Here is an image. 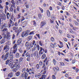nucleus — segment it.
Instances as JSON below:
<instances>
[{
  "label": "nucleus",
  "mask_w": 79,
  "mask_h": 79,
  "mask_svg": "<svg viewBox=\"0 0 79 79\" xmlns=\"http://www.w3.org/2000/svg\"><path fill=\"white\" fill-rule=\"evenodd\" d=\"M27 72V73H30L32 72V69H29L28 68H25L23 69L22 70V72L23 73H25L26 72Z\"/></svg>",
  "instance_id": "nucleus-1"
},
{
  "label": "nucleus",
  "mask_w": 79,
  "mask_h": 79,
  "mask_svg": "<svg viewBox=\"0 0 79 79\" xmlns=\"http://www.w3.org/2000/svg\"><path fill=\"white\" fill-rule=\"evenodd\" d=\"M9 56V52H7L6 54L5 55L4 54L2 55L1 56V58L2 59H3L4 61H6L8 59Z\"/></svg>",
  "instance_id": "nucleus-2"
},
{
  "label": "nucleus",
  "mask_w": 79,
  "mask_h": 79,
  "mask_svg": "<svg viewBox=\"0 0 79 79\" xmlns=\"http://www.w3.org/2000/svg\"><path fill=\"white\" fill-rule=\"evenodd\" d=\"M30 32V31L29 30H27L25 32H23L21 35V36L22 37H26L29 35V34Z\"/></svg>",
  "instance_id": "nucleus-3"
},
{
  "label": "nucleus",
  "mask_w": 79,
  "mask_h": 79,
  "mask_svg": "<svg viewBox=\"0 0 79 79\" xmlns=\"http://www.w3.org/2000/svg\"><path fill=\"white\" fill-rule=\"evenodd\" d=\"M5 19H6V16L4 14H2V15L1 14L0 15V26L1 24V21L5 20Z\"/></svg>",
  "instance_id": "nucleus-4"
},
{
  "label": "nucleus",
  "mask_w": 79,
  "mask_h": 79,
  "mask_svg": "<svg viewBox=\"0 0 79 79\" xmlns=\"http://www.w3.org/2000/svg\"><path fill=\"white\" fill-rule=\"evenodd\" d=\"M13 48H14V50L12 52L14 53V54H15L16 52V51H17V44H15Z\"/></svg>",
  "instance_id": "nucleus-5"
},
{
  "label": "nucleus",
  "mask_w": 79,
  "mask_h": 79,
  "mask_svg": "<svg viewBox=\"0 0 79 79\" xmlns=\"http://www.w3.org/2000/svg\"><path fill=\"white\" fill-rule=\"evenodd\" d=\"M42 50H43V48H40V50L39 51V56H42V55L44 53V52L42 51Z\"/></svg>",
  "instance_id": "nucleus-6"
},
{
  "label": "nucleus",
  "mask_w": 79,
  "mask_h": 79,
  "mask_svg": "<svg viewBox=\"0 0 79 79\" xmlns=\"http://www.w3.org/2000/svg\"><path fill=\"white\" fill-rule=\"evenodd\" d=\"M3 50H5V52H7L8 50H9V47L7 45H6L4 47Z\"/></svg>",
  "instance_id": "nucleus-7"
},
{
  "label": "nucleus",
  "mask_w": 79,
  "mask_h": 79,
  "mask_svg": "<svg viewBox=\"0 0 79 79\" xmlns=\"http://www.w3.org/2000/svg\"><path fill=\"white\" fill-rule=\"evenodd\" d=\"M27 24V21H25L22 24V26L23 27H25Z\"/></svg>",
  "instance_id": "nucleus-8"
},
{
  "label": "nucleus",
  "mask_w": 79,
  "mask_h": 79,
  "mask_svg": "<svg viewBox=\"0 0 79 79\" xmlns=\"http://www.w3.org/2000/svg\"><path fill=\"white\" fill-rule=\"evenodd\" d=\"M53 69H54V71L56 73L57 71H59L60 69H59V68L58 67H56V68L55 67L53 68Z\"/></svg>",
  "instance_id": "nucleus-9"
},
{
  "label": "nucleus",
  "mask_w": 79,
  "mask_h": 79,
  "mask_svg": "<svg viewBox=\"0 0 79 79\" xmlns=\"http://www.w3.org/2000/svg\"><path fill=\"white\" fill-rule=\"evenodd\" d=\"M45 24H46V23L44 22H41L40 24V27H43V26H45Z\"/></svg>",
  "instance_id": "nucleus-10"
},
{
  "label": "nucleus",
  "mask_w": 79,
  "mask_h": 79,
  "mask_svg": "<svg viewBox=\"0 0 79 79\" xmlns=\"http://www.w3.org/2000/svg\"><path fill=\"white\" fill-rule=\"evenodd\" d=\"M6 16L7 17V19H9L10 18H11V14L9 13L8 12L6 13Z\"/></svg>",
  "instance_id": "nucleus-11"
},
{
  "label": "nucleus",
  "mask_w": 79,
  "mask_h": 79,
  "mask_svg": "<svg viewBox=\"0 0 79 79\" xmlns=\"http://www.w3.org/2000/svg\"><path fill=\"white\" fill-rule=\"evenodd\" d=\"M13 63H12V62H11V61H10V62H9V63L8 64V65L9 66H10V68H11V69H13Z\"/></svg>",
  "instance_id": "nucleus-12"
},
{
  "label": "nucleus",
  "mask_w": 79,
  "mask_h": 79,
  "mask_svg": "<svg viewBox=\"0 0 79 79\" xmlns=\"http://www.w3.org/2000/svg\"><path fill=\"white\" fill-rule=\"evenodd\" d=\"M34 55L35 56H38V55H39V52L37 51H35L34 52Z\"/></svg>",
  "instance_id": "nucleus-13"
},
{
  "label": "nucleus",
  "mask_w": 79,
  "mask_h": 79,
  "mask_svg": "<svg viewBox=\"0 0 79 79\" xmlns=\"http://www.w3.org/2000/svg\"><path fill=\"white\" fill-rule=\"evenodd\" d=\"M37 47L38 50L39 51V50H40L39 45H37V44H35L34 46V48H37Z\"/></svg>",
  "instance_id": "nucleus-14"
},
{
  "label": "nucleus",
  "mask_w": 79,
  "mask_h": 79,
  "mask_svg": "<svg viewBox=\"0 0 79 79\" xmlns=\"http://www.w3.org/2000/svg\"><path fill=\"white\" fill-rule=\"evenodd\" d=\"M15 5H11V6L10 8V10H13L15 9Z\"/></svg>",
  "instance_id": "nucleus-15"
},
{
  "label": "nucleus",
  "mask_w": 79,
  "mask_h": 79,
  "mask_svg": "<svg viewBox=\"0 0 79 79\" xmlns=\"http://www.w3.org/2000/svg\"><path fill=\"white\" fill-rule=\"evenodd\" d=\"M33 46H34L33 43H30L29 45H28V47H29V49H30V48H32V47H33Z\"/></svg>",
  "instance_id": "nucleus-16"
},
{
  "label": "nucleus",
  "mask_w": 79,
  "mask_h": 79,
  "mask_svg": "<svg viewBox=\"0 0 79 79\" xmlns=\"http://www.w3.org/2000/svg\"><path fill=\"white\" fill-rule=\"evenodd\" d=\"M22 42V40L20 39H19L17 41V44L18 45H19Z\"/></svg>",
  "instance_id": "nucleus-17"
},
{
  "label": "nucleus",
  "mask_w": 79,
  "mask_h": 79,
  "mask_svg": "<svg viewBox=\"0 0 79 79\" xmlns=\"http://www.w3.org/2000/svg\"><path fill=\"white\" fill-rule=\"evenodd\" d=\"M69 32H71V33H72V34H75V31H73L72 29H71V28H70L69 29Z\"/></svg>",
  "instance_id": "nucleus-18"
},
{
  "label": "nucleus",
  "mask_w": 79,
  "mask_h": 79,
  "mask_svg": "<svg viewBox=\"0 0 79 79\" xmlns=\"http://www.w3.org/2000/svg\"><path fill=\"white\" fill-rule=\"evenodd\" d=\"M19 68H20V65L19 64H17L16 67L15 69L16 70H18L19 69Z\"/></svg>",
  "instance_id": "nucleus-19"
},
{
  "label": "nucleus",
  "mask_w": 79,
  "mask_h": 79,
  "mask_svg": "<svg viewBox=\"0 0 79 79\" xmlns=\"http://www.w3.org/2000/svg\"><path fill=\"white\" fill-rule=\"evenodd\" d=\"M47 15H48V17H50V11H49V10H47Z\"/></svg>",
  "instance_id": "nucleus-20"
},
{
  "label": "nucleus",
  "mask_w": 79,
  "mask_h": 79,
  "mask_svg": "<svg viewBox=\"0 0 79 79\" xmlns=\"http://www.w3.org/2000/svg\"><path fill=\"white\" fill-rule=\"evenodd\" d=\"M8 77H13V74L11 73H10L9 74H8Z\"/></svg>",
  "instance_id": "nucleus-21"
},
{
  "label": "nucleus",
  "mask_w": 79,
  "mask_h": 79,
  "mask_svg": "<svg viewBox=\"0 0 79 79\" xmlns=\"http://www.w3.org/2000/svg\"><path fill=\"white\" fill-rule=\"evenodd\" d=\"M17 65L18 64H17V63H14L13 64V65H12L13 68H15V67H16Z\"/></svg>",
  "instance_id": "nucleus-22"
},
{
  "label": "nucleus",
  "mask_w": 79,
  "mask_h": 79,
  "mask_svg": "<svg viewBox=\"0 0 79 79\" xmlns=\"http://www.w3.org/2000/svg\"><path fill=\"white\" fill-rule=\"evenodd\" d=\"M45 57H46V55L45 54H44L42 55L41 58H42V59H45Z\"/></svg>",
  "instance_id": "nucleus-23"
},
{
  "label": "nucleus",
  "mask_w": 79,
  "mask_h": 79,
  "mask_svg": "<svg viewBox=\"0 0 79 79\" xmlns=\"http://www.w3.org/2000/svg\"><path fill=\"white\" fill-rule=\"evenodd\" d=\"M15 75L16 76H19L20 75V72L18 71L17 72L15 73Z\"/></svg>",
  "instance_id": "nucleus-24"
},
{
  "label": "nucleus",
  "mask_w": 79,
  "mask_h": 79,
  "mask_svg": "<svg viewBox=\"0 0 79 79\" xmlns=\"http://www.w3.org/2000/svg\"><path fill=\"white\" fill-rule=\"evenodd\" d=\"M20 57V55L18 53H17L16 54V58H18L19 57Z\"/></svg>",
  "instance_id": "nucleus-25"
},
{
  "label": "nucleus",
  "mask_w": 79,
  "mask_h": 79,
  "mask_svg": "<svg viewBox=\"0 0 79 79\" xmlns=\"http://www.w3.org/2000/svg\"><path fill=\"white\" fill-rule=\"evenodd\" d=\"M25 56L26 57H30V54L28 52H27L26 54H25Z\"/></svg>",
  "instance_id": "nucleus-26"
},
{
  "label": "nucleus",
  "mask_w": 79,
  "mask_h": 79,
  "mask_svg": "<svg viewBox=\"0 0 79 79\" xmlns=\"http://www.w3.org/2000/svg\"><path fill=\"white\" fill-rule=\"evenodd\" d=\"M11 3L12 4L11 5H15V0H12L11 1Z\"/></svg>",
  "instance_id": "nucleus-27"
},
{
  "label": "nucleus",
  "mask_w": 79,
  "mask_h": 79,
  "mask_svg": "<svg viewBox=\"0 0 79 79\" xmlns=\"http://www.w3.org/2000/svg\"><path fill=\"white\" fill-rule=\"evenodd\" d=\"M74 23L76 26H79V23H77L76 20L74 21Z\"/></svg>",
  "instance_id": "nucleus-28"
},
{
  "label": "nucleus",
  "mask_w": 79,
  "mask_h": 79,
  "mask_svg": "<svg viewBox=\"0 0 79 79\" xmlns=\"http://www.w3.org/2000/svg\"><path fill=\"white\" fill-rule=\"evenodd\" d=\"M28 76V74H27V73H25V79H27V76Z\"/></svg>",
  "instance_id": "nucleus-29"
},
{
  "label": "nucleus",
  "mask_w": 79,
  "mask_h": 79,
  "mask_svg": "<svg viewBox=\"0 0 79 79\" xmlns=\"http://www.w3.org/2000/svg\"><path fill=\"white\" fill-rule=\"evenodd\" d=\"M26 50H25L23 52V53L22 55V56L24 57L25 56V54H26Z\"/></svg>",
  "instance_id": "nucleus-30"
},
{
  "label": "nucleus",
  "mask_w": 79,
  "mask_h": 79,
  "mask_svg": "<svg viewBox=\"0 0 79 79\" xmlns=\"http://www.w3.org/2000/svg\"><path fill=\"white\" fill-rule=\"evenodd\" d=\"M9 63H10V60H7L6 62V65H8V64Z\"/></svg>",
  "instance_id": "nucleus-31"
},
{
  "label": "nucleus",
  "mask_w": 79,
  "mask_h": 79,
  "mask_svg": "<svg viewBox=\"0 0 79 79\" xmlns=\"http://www.w3.org/2000/svg\"><path fill=\"white\" fill-rule=\"evenodd\" d=\"M29 43L27 42H26L25 44V47H28V46H29Z\"/></svg>",
  "instance_id": "nucleus-32"
},
{
  "label": "nucleus",
  "mask_w": 79,
  "mask_h": 79,
  "mask_svg": "<svg viewBox=\"0 0 79 79\" xmlns=\"http://www.w3.org/2000/svg\"><path fill=\"white\" fill-rule=\"evenodd\" d=\"M21 14L18 15V17H17V19H19L21 18Z\"/></svg>",
  "instance_id": "nucleus-33"
},
{
  "label": "nucleus",
  "mask_w": 79,
  "mask_h": 79,
  "mask_svg": "<svg viewBox=\"0 0 79 79\" xmlns=\"http://www.w3.org/2000/svg\"><path fill=\"white\" fill-rule=\"evenodd\" d=\"M50 45L51 47H52V48H55V46L54 45V44L52 43H51Z\"/></svg>",
  "instance_id": "nucleus-34"
},
{
  "label": "nucleus",
  "mask_w": 79,
  "mask_h": 79,
  "mask_svg": "<svg viewBox=\"0 0 79 79\" xmlns=\"http://www.w3.org/2000/svg\"><path fill=\"white\" fill-rule=\"evenodd\" d=\"M21 31H22V28H21V27H20L19 28V30H18L17 31L20 32H21Z\"/></svg>",
  "instance_id": "nucleus-35"
},
{
  "label": "nucleus",
  "mask_w": 79,
  "mask_h": 79,
  "mask_svg": "<svg viewBox=\"0 0 79 79\" xmlns=\"http://www.w3.org/2000/svg\"><path fill=\"white\" fill-rule=\"evenodd\" d=\"M28 39H29V40H31L32 39V36H29L28 37Z\"/></svg>",
  "instance_id": "nucleus-36"
},
{
  "label": "nucleus",
  "mask_w": 79,
  "mask_h": 79,
  "mask_svg": "<svg viewBox=\"0 0 79 79\" xmlns=\"http://www.w3.org/2000/svg\"><path fill=\"white\" fill-rule=\"evenodd\" d=\"M17 29H18L17 27H13V30H14V31H16Z\"/></svg>",
  "instance_id": "nucleus-37"
},
{
  "label": "nucleus",
  "mask_w": 79,
  "mask_h": 79,
  "mask_svg": "<svg viewBox=\"0 0 79 79\" xmlns=\"http://www.w3.org/2000/svg\"><path fill=\"white\" fill-rule=\"evenodd\" d=\"M38 16L39 19H41V18H42V15H41V14H39L38 15Z\"/></svg>",
  "instance_id": "nucleus-38"
},
{
  "label": "nucleus",
  "mask_w": 79,
  "mask_h": 79,
  "mask_svg": "<svg viewBox=\"0 0 79 79\" xmlns=\"http://www.w3.org/2000/svg\"><path fill=\"white\" fill-rule=\"evenodd\" d=\"M53 62L54 65H56V60L55 59H53Z\"/></svg>",
  "instance_id": "nucleus-39"
},
{
  "label": "nucleus",
  "mask_w": 79,
  "mask_h": 79,
  "mask_svg": "<svg viewBox=\"0 0 79 79\" xmlns=\"http://www.w3.org/2000/svg\"><path fill=\"white\" fill-rule=\"evenodd\" d=\"M15 2L17 5H19V2H18V0H16Z\"/></svg>",
  "instance_id": "nucleus-40"
},
{
  "label": "nucleus",
  "mask_w": 79,
  "mask_h": 79,
  "mask_svg": "<svg viewBox=\"0 0 79 79\" xmlns=\"http://www.w3.org/2000/svg\"><path fill=\"white\" fill-rule=\"evenodd\" d=\"M25 74V73H22V74H21V77H24L25 74Z\"/></svg>",
  "instance_id": "nucleus-41"
},
{
  "label": "nucleus",
  "mask_w": 79,
  "mask_h": 79,
  "mask_svg": "<svg viewBox=\"0 0 79 79\" xmlns=\"http://www.w3.org/2000/svg\"><path fill=\"white\" fill-rule=\"evenodd\" d=\"M31 51H32V52H34V51H35V48H33L32 49H31Z\"/></svg>",
  "instance_id": "nucleus-42"
},
{
  "label": "nucleus",
  "mask_w": 79,
  "mask_h": 79,
  "mask_svg": "<svg viewBox=\"0 0 79 79\" xmlns=\"http://www.w3.org/2000/svg\"><path fill=\"white\" fill-rule=\"evenodd\" d=\"M60 63L61 66H64V63H63V62H60Z\"/></svg>",
  "instance_id": "nucleus-43"
},
{
  "label": "nucleus",
  "mask_w": 79,
  "mask_h": 79,
  "mask_svg": "<svg viewBox=\"0 0 79 79\" xmlns=\"http://www.w3.org/2000/svg\"><path fill=\"white\" fill-rule=\"evenodd\" d=\"M23 58L22 57H21L19 59L20 62H22V61H23Z\"/></svg>",
  "instance_id": "nucleus-44"
},
{
  "label": "nucleus",
  "mask_w": 79,
  "mask_h": 79,
  "mask_svg": "<svg viewBox=\"0 0 79 79\" xmlns=\"http://www.w3.org/2000/svg\"><path fill=\"white\" fill-rule=\"evenodd\" d=\"M10 35H7V37H6V38L7 39H10Z\"/></svg>",
  "instance_id": "nucleus-45"
},
{
  "label": "nucleus",
  "mask_w": 79,
  "mask_h": 79,
  "mask_svg": "<svg viewBox=\"0 0 79 79\" xmlns=\"http://www.w3.org/2000/svg\"><path fill=\"white\" fill-rule=\"evenodd\" d=\"M51 40L52 42H53V41H54V40H55V39L53 37H52L51 38Z\"/></svg>",
  "instance_id": "nucleus-46"
},
{
  "label": "nucleus",
  "mask_w": 79,
  "mask_h": 79,
  "mask_svg": "<svg viewBox=\"0 0 79 79\" xmlns=\"http://www.w3.org/2000/svg\"><path fill=\"white\" fill-rule=\"evenodd\" d=\"M5 42V40H4V39L2 40L1 41V44H3Z\"/></svg>",
  "instance_id": "nucleus-47"
},
{
  "label": "nucleus",
  "mask_w": 79,
  "mask_h": 79,
  "mask_svg": "<svg viewBox=\"0 0 79 79\" xmlns=\"http://www.w3.org/2000/svg\"><path fill=\"white\" fill-rule=\"evenodd\" d=\"M8 28H11V24L9 23L8 25Z\"/></svg>",
  "instance_id": "nucleus-48"
},
{
  "label": "nucleus",
  "mask_w": 79,
  "mask_h": 79,
  "mask_svg": "<svg viewBox=\"0 0 79 79\" xmlns=\"http://www.w3.org/2000/svg\"><path fill=\"white\" fill-rule=\"evenodd\" d=\"M22 19H21V21H24L25 19V18H24L23 16L22 17Z\"/></svg>",
  "instance_id": "nucleus-49"
},
{
  "label": "nucleus",
  "mask_w": 79,
  "mask_h": 79,
  "mask_svg": "<svg viewBox=\"0 0 79 79\" xmlns=\"http://www.w3.org/2000/svg\"><path fill=\"white\" fill-rule=\"evenodd\" d=\"M27 61H30V57H28L27 58Z\"/></svg>",
  "instance_id": "nucleus-50"
},
{
  "label": "nucleus",
  "mask_w": 79,
  "mask_h": 79,
  "mask_svg": "<svg viewBox=\"0 0 79 79\" xmlns=\"http://www.w3.org/2000/svg\"><path fill=\"white\" fill-rule=\"evenodd\" d=\"M33 23L34 26H35L36 25V22L35 21H33Z\"/></svg>",
  "instance_id": "nucleus-51"
},
{
  "label": "nucleus",
  "mask_w": 79,
  "mask_h": 79,
  "mask_svg": "<svg viewBox=\"0 0 79 79\" xmlns=\"http://www.w3.org/2000/svg\"><path fill=\"white\" fill-rule=\"evenodd\" d=\"M8 10V6H6V8L5 10Z\"/></svg>",
  "instance_id": "nucleus-52"
},
{
  "label": "nucleus",
  "mask_w": 79,
  "mask_h": 79,
  "mask_svg": "<svg viewBox=\"0 0 79 79\" xmlns=\"http://www.w3.org/2000/svg\"><path fill=\"white\" fill-rule=\"evenodd\" d=\"M36 68H37V69H39V64H37V65H36Z\"/></svg>",
  "instance_id": "nucleus-53"
},
{
  "label": "nucleus",
  "mask_w": 79,
  "mask_h": 79,
  "mask_svg": "<svg viewBox=\"0 0 79 79\" xmlns=\"http://www.w3.org/2000/svg\"><path fill=\"white\" fill-rule=\"evenodd\" d=\"M39 64H40V65L42 66V61H40Z\"/></svg>",
  "instance_id": "nucleus-54"
},
{
  "label": "nucleus",
  "mask_w": 79,
  "mask_h": 79,
  "mask_svg": "<svg viewBox=\"0 0 79 79\" xmlns=\"http://www.w3.org/2000/svg\"><path fill=\"white\" fill-rule=\"evenodd\" d=\"M13 56H10V60L13 61Z\"/></svg>",
  "instance_id": "nucleus-55"
},
{
  "label": "nucleus",
  "mask_w": 79,
  "mask_h": 79,
  "mask_svg": "<svg viewBox=\"0 0 79 79\" xmlns=\"http://www.w3.org/2000/svg\"><path fill=\"white\" fill-rule=\"evenodd\" d=\"M19 52H20V53H22L23 52V51L22 50V49L20 48L19 50Z\"/></svg>",
  "instance_id": "nucleus-56"
},
{
  "label": "nucleus",
  "mask_w": 79,
  "mask_h": 79,
  "mask_svg": "<svg viewBox=\"0 0 79 79\" xmlns=\"http://www.w3.org/2000/svg\"><path fill=\"white\" fill-rule=\"evenodd\" d=\"M52 79H56V78L55 77V75H52Z\"/></svg>",
  "instance_id": "nucleus-57"
},
{
  "label": "nucleus",
  "mask_w": 79,
  "mask_h": 79,
  "mask_svg": "<svg viewBox=\"0 0 79 79\" xmlns=\"http://www.w3.org/2000/svg\"><path fill=\"white\" fill-rule=\"evenodd\" d=\"M39 44L40 45V46H42V43L41 42V41H40L39 43Z\"/></svg>",
  "instance_id": "nucleus-58"
},
{
  "label": "nucleus",
  "mask_w": 79,
  "mask_h": 79,
  "mask_svg": "<svg viewBox=\"0 0 79 79\" xmlns=\"http://www.w3.org/2000/svg\"><path fill=\"white\" fill-rule=\"evenodd\" d=\"M15 63H17L18 64V59H16L15 60Z\"/></svg>",
  "instance_id": "nucleus-59"
},
{
  "label": "nucleus",
  "mask_w": 79,
  "mask_h": 79,
  "mask_svg": "<svg viewBox=\"0 0 79 79\" xmlns=\"http://www.w3.org/2000/svg\"><path fill=\"white\" fill-rule=\"evenodd\" d=\"M34 33L33 31H32L29 34V35H31L32 34H34Z\"/></svg>",
  "instance_id": "nucleus-60"
},
{
  "label": "nucleus",
  "mask_w": 79,
  "mask_h": 79,
  "mask_svg": "<svg viewBox=\"0 0 79 79\" xmlns=\"http://www.w3.org/2000/svg\"><path fill=\"white\" fill-rule=\"evenodd\" d=\"M40 74L38 73L37 74V77H38V78H39V77H40Z\"/></svg>",
  "instance_id": "nucleus-61"
},
{
  "label": "nucleus",
  "mask_w": 79,
  "mask_h": 79,
  "mask_svg": "<svg viewBox=\"0 0 79 79\" xmlns=\"http://www.w3.org/2000/svg\"><path fill=\"white\" fill-rule=\"evenodd\" d=\"M76 73H78V72L79 71V69H78V68L76 69Z\"/></svg>",
  "instance_id": "nucleus-62"
},
{
  "label": "nucleus",
  "mask_w": 79,
  "mask_h": 79,
  "mask_svg": "<svg viewBox=\"0 0 79 79\" xmlns=\"http://www.w3.org/2000/svg\"><path fill=\"white\" fill-rule=\"evenodd\" d=\"M65 77H69V76H68V74H67L66 73L65 74Z\"/></svg>",
  "instance_id": "nucleus-63"
},
{
  "label": "nucleus",
  "mask_w": 79,
  "mask_h": 79,
  "mask_svg": "<svg viewBox=\"0 0 79 79\" xmlns=\"http://www.w3.org/2000/svg\"><path fill=\"white\" fill-rule=\"evenodd\" d=\"M18 24L17 22H15V26H18Z\"/></svg>",
  "instance_id": "nucleus-64"
}]
</instances>
